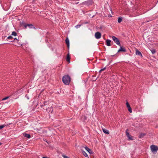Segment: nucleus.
<instances>
[{"mask_svg": "<svg viewBox=\"0 0 158 158\" xmlns=\"http://www.w3.org/2000/svg\"><path fill=\"white\" fill-rule=\"evenodd\" d=\"M63 82L66 85H69L70 81V77L68 75H65L62 78Z\"/></svg>", "mask_w": 158, "mask_h": 158, "instance_id": "1", "label": "nucleus"}, {"mask_svg": "<svg viewBox=\"0 0 158 158\" xmlns=\"http://www.w3.org/2000/svg\"><path fill=\"white\" fill-rule=\"evenodd\" d=\"M151 151L154 153L156 152L158 150V147L156 145H152L150 146Z\"/></svg>", "mask_w": 158, "mask_h": 158, "instance_id": "2", "label": "nucleus"}, {"mask_svg": "<svg viewBox=\"0 0 158 158\" xmlns=\"http://www.w3.org/2000/svg\"><path fill=\"white\" fill-rule=\"evenodd\" d=\"M93 3V0H88L87 1L83 2L81 4L89 6L92 5Z\"/></svg>", "mask_w": 158, "mask_h": 158, "instance_id": "3", "label": "nucleus"}, {"mask_svg": "<svg viewBox=\"0 0 158 158\" xmlns=\"http://www.w3.org/2000/svg\"><path fill=\"white\" fill-rule=\"evenodd\" d=\"M112 39L114 41V42L116 44L119 46H121V44L120 43L119 40L116 37L114 36H112Z\"/></svg>", "mask_w": 158, "mask_h": 158, "instance_id": "4", "label": "nucleus"}, {"mask_svg": "<svg viewBox=\"0 0 158 158\" xmlns=\"http://www.w3.org/2000/svg\"><path fill=\"white\" fill-rule=\"evenodd\" d=\"M24 26L25 29L27 28V27H28L29 28H33L36 29V28L33 25L31 24H26L24 25Z\"/></svg>", "mask_w": 158, "mask_h": 158, "instance_id": "5", "label": "nucleus"}, {"mask_svg": "<svg viewBox=\"0 0 158 158\" xmlns=\"http://www.w3.org/2000/svg\"><path fill=\"white\" fill-rule=\"evenodd\" d=\"M48 102L47 101L44 102L43 104L41 105V107L43 108V109L46 110V109L47 107V106H48Z\"/></svg>", "mask_w": 158, "mask_h": 158, "instance_id": "6", "label": "nucleus"}, {"mask_svg": "<svg viewBox=\"0 0 158 158\" xmlns=\"http://www.w3.org/2000/svg\"><path fill=\"white\" fill-rule=\"evenodd\" d=\"M128 130L127 129L126 131V133L127 135V137L128 138V140H132V137L131 135L128 132Z\"/></svg>", "mask_w": 158, "mask_h": 158, "instance_id": "7", "label": "nucleus"}, {"mask_svg": "<svg viewBox=\"0 0 158 158\" xmlns=\"http://www.w3.org/2000/svg\"><path fill=\"white\" fill-rule=\"evenodd\" d=\"M95 36L96 39H99L101 37V34L100 32H97L95 33Z\"/></svg>", "mask_w": 158, "mask_h": 158, "instance_id": "8", "label": "nucleus"}, {"mask_svg": "<svg viewBox=\"0 0 158 158\" xmlns=\"http://www.w3.org/2000/svg\"><path fill=\"white\" fill-rule=\"evenodd\" d=\"M46 111L48 113H52V112H53V108L52 106H51L50 108H48V109H46Z\"/></svg>", "mask_w": 158, "mask_h": 158, "instance_id": "9", "label": "nucleus"}, {"mask_svg": "<svg viewBox=\"0 0 158 158\" xmlns=\"http://www.w3.org/2000/svg\"><path fill=\"white\" fill-rule=\"evenodd\" d=\"M126 104L128 108V111L130 113H131L132 112V110L131 108V107L130 106L128 102H127Z\"/></svg>", "mask_w": 158, "mask_h": 158, "instance_id": "10", "label": "nucleus"}, {"mask_svg": "<svg viewBox=\"0 0 158 158\" xmlns=\"http://www.w3.org/2000/svg\"><path fill=\"white\" fill-rule=\"evenodd\" d=\"M126 52V49L124 47H121L120 48L118 51V52Z\"/></svg>", "mask_w": 158, "mask_h": 158, "instance_id": "11", "label": "nucleus"}, {"mask_svg": "<svg viewBox=\"0 0 158 158\" xmlns=\"http://www.w3.org/2000/svg\"><path fill=\"white\" fill-rule=\"evenodd\" d=\"M85 149L90 154H92L93 153L92 151L87 147H85Z\"/></svg>", "mask_w": 158, "mask_h": 158, "instance_id": "12", "label": "nucleus"}, {"mask_svg": "<svg viewBox=\"0 0 158 158\" xmlns=\"http://www.w3.org/2000/svg\"><path fill=\"white\" fill-rule=\"evenodd\" d=\"M66 44L68 48L69 47V40L68 38H67L65 40Z\"/></svg>", "mask_w": 158, "mask_h": 158, "instance_id": "13", "label": "nucleus"}, {"mask_svg": "<svg viewBox=\"0 0 158 158\" xmlns=\"http://www.w3.org/2000/svg\"><path fill=\"white\" fill-rule=\"evenodd\" d=\"M111 40H106V45L108 46H111Z\"/></svg>", "mask_w": 158, "mask_h": 158, "instance_id": "14", "label": "nucleus"}, {"mask_svg": "<svg viewBox=\"0 0 158 158\" xmlns=\"http://www.w3.org/2000/svg\"><path fill=\"white\" fill-rule=\"evenodd\" d=\"M23 135L25 137H26L28 138H30L31 137V136L30 134H27V133H24L23 134Z\"/></svg>", "mask_w": 158, "mask_h": 158, "instance_id": "15", "label": "nucleus"}, {"mask_svg": "<svg viewBox=\"0 0 158 158\" xmlns=\"http://www.w3.org/2000/svg\"><path fill=\"white\" fill-rule=\"evenodd\" d=\"M136 54L139 56H142L141 53L138 50H136Z\"/></svg>", "mask_w": 158, "mask_h": 158, "instance_id": "16", "label": "nucleus"}, {"mask_svg": "<svg viewBox=\"0 0 158 158\" xmlns=\"http://www.w3.org/2000/svg\"><path fill=\"white\" fill-rule=\"evenodd\" d=\"M146 134L143 133H141L139 135V137L140 138H143L145 135Z\"/></svg>", "mask_w": 158, "mask_h": 158, "instance_id": "17", "label": "nucleus"}, {"mask_svg": "<svg viewBox=\"0 0 158 158\" xmlns=\"http://www.w3.org/2000/svg\"><path fill=\"white\" fill-rule=\"evenodd\" d=\"M70 56H69V54H68L67 55V58L66 59V61L69 62H70Z\"/></svg>", "mask_w": 158, "mask_h": 158, "instance_id": "18", "label": "nucleus"}, {"mask_svg": "<svg viewBox=\"0 0 158 158\" xmlns=\"http://www.w3.org/2000/svg\"><path fill=\"white\" fill-rule=\"evenodd\" d=\"M102 130L103 132L106 134H109V132L108 130L105 129H103L102 128Z\"/></svg>", "mask_w": 158, "mask_h": 158, "instance_id": "19", "label": "nucleus"}, {"mask_svg": "<svg viewBox=\"0 0 158 158\" xmlns=\"http://www.w3.org/2000/svg\"><path fill=\"white\" fill-rule=\"evenodd\" d=\"M82 153L83 154L85 157H88V155L86 153V152L85 151H84L83 150H82Z\"/></svg>", "mask_w": 158, "mask_h": 158, "instance_id": "20", "label": "nucleus"}, {"mask_svg": "<svg viewBox=\"0 0 158 158\" xmlns=\"http://www.w3.org/2000/svg\"><path fill=\"white\" fill-rule=\"evenodd\" d=\"M122 21V17H120L118 19V22L119 23H121Z\"/></svg>", "mask_w": 158, "mask_h": 158, "instance_id": "21", "label": "nucleus"}, {"mask_svg": "<svg viewBox=\"0 0 158 158\" xmlns=\"http://www.w3.org/2000/svg\"><path fill=\"white\" fill-rule=\"evenodd\" d=\"M11 35L16 36L17 35V33L15 31H13Z\"/></svg>", "mask_w": 158, "mask_h": 158, "instance_id": "22", "label": "nucleus"}, {"mask_svg": "<svg viewBox=\"0 0 158 158\" xmlns=\"http://www.w3.org/2000/svg\"><path fill=\"white\" fill-rule=\"evenodd\" d=\"M151 51L152 54H154L156 52V51L155 49H152Z\"/></svg>", "mask_w": 158, "mask_h": 158, "instance_id": "23", "label": "nucleus"}, {"mask_svg": "<svg viewBox=\"0 0 158 158\" xmlns=\"http://www.w3.org/2000/svg\"><path fill=\"white\" fill-rule=\"evenodd\" d=\"M5 125H0V129H2V128L5 127Z\"/></svg>", "mask_w": 158, "mask_h": 158, "instance_id": "24", "label": "nucleus"}, {"mask_svg": "<svg viewBox=\"0 0 158 158\" xmlns=\"http://www.w3.org/2000/svg\"><path fill=\"white\" fill-rule=\"evenodd\" d=\"M106 69V67H105L104 68L101 69L100 70H99V73H100L102 71Z\"/></svg>", "mask_w": 158, "mask_h": 158, "instance_id": "25", "label": "nucleus"}, {"mask_svg": "<svg viewBox=\"0 0 158 158\" xmlns=\"http://www.w3.org/2000/svg\"><path fill=\"white\" fill-rule=\"evenodd\" d=\"M13 38V37H12V36H11V35H10V36H9L8 37H7V39H11Z\"/></svg>", "mask_w": 158, "mask_h": 158, "instance_id": "26", "label": "nucleus"}, {"mask_svg": "<svg viewBox=\"0 0 158 158\" xmlns=\"http://www.w3.org/2000/svg\"><path fill=\"white\" fill-rule=\"evenodd\" d=\"M81 26V25H76V26H75V27H76V28H79Z\"/></svg>", "mask_w": 158, "mask_h": 158, "instance_id": "27", "label": "nucleus"}, {"mask_svg": "<svg viewBox=\"0 0 158 158\" xmlns=\"http://www.w3.org/2000/svg\"><path fill=\"white\" fill-rule=\"evenodd\" d=\"M9 98V97H5L4 98H3L2 99V100H6L7 99H8V98Z\"/></svg>", "mask_w": 158, "mask_h": 158, "instance_id": "28", "label": "nucleus"}, {"mask_svg": "<svg viewBox=\"0 0 158 158\" xmlns=\"http://www.w3.org/2000/svg\"><path fill=\"white\" fill-rule=\"evenodd\" d=\"M62 156L64 158H69L67 156H66L64 155H62Z\"/></svg>", "mask_w": 158, "mask_h": 158, "instance_id": "29", "label": "nucleus"}, {"mask_svg": "<svg viewBox=\"0 0 158 158\" xmlns=\"http://www.w3.org/2000/svg\"><path fill=\"white\" fill-rule=\"evenodd\" d=\"M44 140V141H45V142H47L48 144H49V143H50V142L49 143L48 142V141L46 140V139H45V140Z\"/></svg>", "mask_w": 158, "mask_h": 158, "instance_id": "30", "label": "nucleus"}, {"mask_svg": "<svg viewBox=\"0 0 158 158\" xmlns=\"http://www.w3.org/2000/svg\"><path fill=\"white\" fill-rule=\"evenodd\" d=\"M42 158H49L48 157H44V156L42 157Z\"/></svg>", "mask_w": 158, "mask_h": 158, "instance_id": "31", "label": "nucleus"}, {"mask_svg": "<svg viewBox=\"0 0 158 158\" xmlns=\"http://www.w3.org/2000/svg\"><path fill=\"white\" fill-rule=\"evenodd\" d=\"M79 3V2H76V3H75V4H78Z\"/></svg>", "mask_w": 158, "mask_h": 158, "instance_id": "32", "label": "nucleus"}, {"mask_svg": "<svg viewBox=\"0 0 158 158\" xmlns=\"http://www.w3.org/2000/svg\"><path fill=\"white\" fill-rule=\"evenodd\" d=\"M2 144V143H0V145H1Z\"/></svg>", "mask_w": 158, "mask_h": 158, "instance_id": "33", "label": "nucleus"}, {"mask_svg": "<svg viewBox=\"0 0 158 158\" xmlns=\"http://www.w3.org/2000/svg\"><path fill=\"white\" fill-rule=\"evenodd\" d=\"M14 40H17L16 38H15V39H14Z\"/></svg>", "mask_w": 158, "mask_h": 158, "instance_id": "34", "label": "nucleus"}]
</instances>
